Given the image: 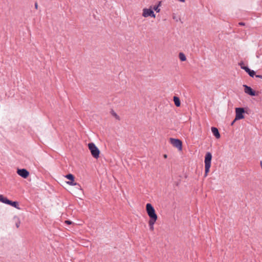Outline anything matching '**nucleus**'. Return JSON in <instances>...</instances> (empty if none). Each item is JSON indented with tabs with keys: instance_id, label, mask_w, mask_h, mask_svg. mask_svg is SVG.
<instances>
[{
	"instance_id": "nucleus-1",
	"label": "nucleus",
	"mask_w": 262,
	"mask_h": 262,
	"mask_svg": "<svg viewBox=\"0 0 262 262\" xmlns=\"http://www.w3.org/2000/svg\"><path fill=\"white\" fill-rule=\"evenodd\" d=\"M146 211L149 217L148 221L149 230L152 231L154 230V225L158 219V215L156 213L154 207L150 203L146 204Z\"/></svg>"
},
{
	"instance_id": "nucleus-2",
	"label": "nucleus",
	"mask_w": 262,
	"mask_h": 262,
	"mask_svg": "<svg viewBox=\"0 0 262 262\" xmlns=\"http://www.w3.org/2000/svg\"><path fill=\"white\" fill-rule=\"evenodd\" d=\"M212 154L210 152H207L205 156V175L204 177H206L210 171V168L211 167V163L212 160Z\"/></svg>"
},
{
	"instance_id": "nucleus-3",
	"label": "nucleus",
	"mask_w": 262,
	"mask_h": 262,
	"mask_svg": "<svg viewBox=\"0 0 262 262\" xmlns=\"http://www.w3.org/2000/svg\"><path fill=\"white\" fill-rule=\"evenodd\" d=\"M88 147L91 151L92 156L95 159H98L99 157L100 150L96 145L91 142L88 144Z\"/></svg>"
},
{
	"instance_id": "nucleus-4",
	"label": "nucleus",
	"mask_w": 262,
	"mask_h": 262,
	"mask_svg": "<svg viewBox=\"0 0 262 262\" xmlns=\"http://www.w3.org/2000/svg\"><path fill=\"white\" fill-rule=\"evenodd\" d=\"M245 113H248L246 111V108L236 107L235 108V120H239L245 118Z\"/></svg>"
},
{
	"instance_id": "nucleus-5",
	"label": "nucleus",
	"mask_w": 262,
	"mask_h": 262,
	"mask_svg": "<svg viewBox=\"0 0 262 262\" xmlns=\"http://www.w3.org/2000/svg\"><path fill=\"white\" fill-rule=\"evenodd\" d=\"M170 143L175 147L177 148L179 150H182L183 145L182 142L179 139H174L170 138L169 139Z\"/></svg>"
},
{
	"instance_id": "nucleus-6",
	"label": "nucleus",
	"mask_w": 262,
	"mask_h": 262,
	"mask_svg": "<svg viewBox=\"0 0 262 262\" xmlns=\"http://www.w3.org/2000/svg\"><path fill=\"white\" fill-rule=\"evenodd\" d=\"M243 87L244 88V92L245 93L248 94L251 96H258V92H256L253 89H252L250 86L244 84Z\"/></svg>"
},
{
	"instance_id": "nucleus-7",
	"label": "nucleus",
	"mask_w": 262,
	"mask_h": 262,
	"mask_svg": "<svg viewBox=\"0 0 262 262\" xmlns=\"http://www.w3.org/2000/svg\"><path fill=\"white\" fill-rule=\"evenodd\" d=\"M142 16L144 17H147L148 16H150L151 17L155 18L156 15L154 13V12L151 9H147L144 8L143 10Z\"/></svg>"
},
{
	"instance_id": "nucleus-8",
	"label": "nucleus",
	"mask_w": 262,
	"mask_h": 262,
	"mask_svg": "<svg viewBox=\"0 0 262 262\" xmlns=\"http://www.w3.org/2000/svg\"><path fill=\"white\" fill-rule=\"evenodd\" d=\"M65 178L69 180L70 181L67 182V183L72 186H76L78 185L79 187H80V185L76 182H74L75 177L73 174L71 173H68L66 176H65Z\"/></svg>"
},
{
	"instance_id": "nucleus-9",
	"label": "nucleus",
	"mask_w": 262,
	"mask_h": 262,
	"mask_svg": "<svg viewBox=\"0 0 262 262\" xmlns=\"http://www.w3.org/2000/svg\"><path fill=\"white\" fill-rule=\"evenodd\" d=\"M3 203L10 205L16 209H19L18 202L17 201H12L9 200L7 197L5 196Z\"/></svg>"
},
{
	"instance_id": "nucleus-10",
	"label": "nucleus",
	"mask_w": 262,
	"mask_h": 262,
	"mask_svg": "<svg viewBox=\"0 0 262 262\" xmlns=\"http://www.w3.org/2000/svg\"><path fill=\"white\" fill-rule=\"evenodd\" d=\"M17 173L24 179L27 178L29 176V171L25 168H18L17 170Z\"/></svg>"
},
{
	"instance_id": "nucleus-11",
	"label": "nucleus",
	"mask_w": 262,
	"mask_h": 262,
	"mask_svg": "<svg viewBox=\"0 0 262 262\" xmlns=\"http://www.w3.org/2000/svg\"><path fill=\"white\" fill-rule=\"evenodd\" d=\"M211 132L213 135L215 137L216 139H219L221 137V135L219 133V129L215 127H211Z\"/></svg>"
},
{
	"instance_id": "nucleus-12",
	"label": "nucleus",
	"mask_w": 262,
	"mask_h": 262,
	"mask_svg": "<svg viewBox=\"0 0 262 262\" xmlns=\"http://www.w3.org/2000/svg\"><path fill=\"white\" fill-rule=\"evenodd\" d=\"M173 100L176 106L179 107L181 105V101L179 97L174 96L173 98Z\"/></svg>"
},
{
	"instance_id": "nucleus-13",
	"label": "nucleus",
	"mask_w": 262,
	"mask_h": 262,
	"mask_svg": "<svg viewBox=\"0 0 262 262\" xmlns=\"http://www.w3.org/2000/svg\"><path fill=\"white\" fill-rule=\"evenodd\" d=\"M246 72L247 73L248 75L251 77H253L256 75L255 72L252 70H251L249 68L247 69Z\"/></svg>"
},
{
	"instance_id": "nucleus-14",
	"label": "nucleus",
	"mask_w": 262,
	"mask_h": 262,
	"mask_svg": "<svg viewBox=\"0 0 262 262\" xmlns=\"http://www.w3.org/2000/svg\"><path fill=\"white\" fill-rule=\"evenodd\" d=\"M238 65L241 67V68L243 70H244L245 72L247 71V69H248L249 67L247 66H245L244 62L241 61L238 63Z\"/></svg>"
},
{
	"instance_id": "nucleus-15",
	"label": "nucleus",
	"mask_w": 262,
	"mask_h": 262,
	"mask_svg": "<svg viewBox=\"0 0 262 262\" xmlns=\"http://www.w3.org/2000/svg\"><path fill=\"white\" fill-rule=\"evenodd\" d=\"M179 57L180 60L182 61H184L186 60V57L185 55L182 52H180L179 53Z\"/></svg>"
},
{
	"instance_id": "nucleus-16",
	"label": "nucleus",
	"mask_w": 262,
	"mask_h": 262,
	"mask_svg": "<svg viewBox=\"0 0 262 262\" xmlns=\"http://www.w3.org/2000/svg\"><path fill=\"white\" fill-rule=\"evenodd\" d=\"M111 114L114 116L116 119L119 120L120 119V117L115 113L114 110H112Z\"/></svg>"
},
{
	"instance_id": "nucleus-17",
	"label": "nucleus",
	"mask_w": 262,
	"mask_h": 262,
	"mask_svg": "<svg viewBox=\"0 0 262 262\" xmlns=\"http://www.w3.org/2000/svg\"><path fill=\"white\" fill-rule=\"evenodd\" d=\"M160 4V2H159V5L154 6L153 9L156 11L157 12H159L160 11V9L159 8Z\"/></svg>"
},
{
	"instance_id": "nucleus-18",
	"label": "nucleus",
	"mask_w": 262,
	"mask_h": 262,
	"mask_svg": "<svg viewBox=\"0 0 262 262\" xmlns=\"http://www.w3.org/2000/svg\"><path fill=\"white\" fill-rule=\"evenodd\" d=\"M5 196L2 194H0V202L3 203Z\"/></svg>"
},
{
	"instance_id": "nucleus-19",
	"label": "nucleus",
	"mask_w": 262,
	"mask_h": 262,
	"mask_svg": "<svg viewBox=\"0 0 262 262\" xmlns=\"http://www.w3.org/2000/svg\"><path fill=\"white\" fill-rule=\"evenodd\" d=\"M65 223L67 224H68V225H71L73 223L72 221H70V220H66L65 221Z\"/></svg>"
},
{
	"instance_id": "nucleus-20",
	"label": "nucleus",
	"mask_w": 262,
	"mask_h": 262,
	"mask_svg": "<svg viewBox=\"0 0 262 262\" xmlns=\"http://www.w3.org/2000/svg\"><path fill=\"white\" fill-rule=\"evenodd\" d=\"M255 77L257 78H259L260 79H262V75H256Z\"/></svg>"
},
{
	"instance_id": "nucleus-21",
	"label": "nucleus",
	"mask_w": 262,
	"mask_h": 262,
	"mask_svg": "<svg viewBox=\"0 0 262 262\" xmlns=\"http://www.w3.org/2000/svg\"><path fill=\"white\" fill-rule=\"evenodd\" d=\"M237 120H235V118L231 123V125L232 126Z\"/></svg>"
},
{
	"instance_id": "nucleus-22",
	"label": "nucleus",
	"mask_w": 262,
	"mask_h": 262,
	"mask_svg": "<svg viewBox=\"0 0 262 262\" xmlns=\"http://www.w3.org/2000/svg\"><path fill=\"white\" fill-rule=\"evenodd\" d=\"M20 221H18V222H17V223H16V227H17V228H18V227H19V225H20Z\"/></svg>"
},
{
	"instance_id": "nucleus-23",
	"label": "nucleus",
	"mask_w": 262,
	"mask_h": 262,
	"mask_svg": "<svg viewBox=\"0 0 262 262\" xmlns=\"http://www.w3.org/2000/svg\"><path fill=\"white\" fill-rule=\"evenodd\" d=\"M35 8L36 9H38V4H37V2H35Z\"/></svg>"
},
{
	"instance_id": "nucleus-24",
	"label": "nucleus",
	"mask_w": 262,
	"mask_h": 262,
	"mask_svg": "<svg viewBox=\"0 0 262 262\" xmlns=\"http://www.w3.org/2000/svg\"><path fill=\"white\" fill-rule=\"evenodd\" d=\"M238 25H240V26H244L245 25V23H243V22H240L238 23Z\"/></svg>"
},
{
	"instance_id": "nucleus-25",
	"label": "nucleus",
	"mask_w": 262,
	"mask_h": 262,
	"mask_svg": "<svg viewBox=\"0 0 262 262\" xmlns=\"http://www.w3.org/2000/svg\"><path fill=\"white\" fill-rule=\"evenodd\" d=\"M179 1L181 2H185V0H178Z\"/></svg>"
},
{
	"instance_id": "nucleus-26",
	"label": "nucleus",
	"mask_w": 262,
	"mask_h": 262,
	"mask_svg": "<svg viewBox=\"0 0 262 262\" xmlns=\"http://www.w3.org/2000/svg\"><path fill=\"white\" fill-rule=\"evenodd\" d=\"M167 155H165H165H164V158H167Z\"/></svg>"
}]
</instances>
